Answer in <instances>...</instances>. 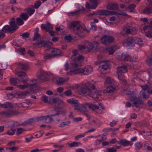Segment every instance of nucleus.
I'll return each mask as SVG.
<instances>
[{"instance_id":"obj_1","label":"nucleus","mask_w":152,"mask_h":152,"mask_svg":"<svg viewBox=\"0 0 152 152\" xmlns=\"http://www.w3.org/2000/svg\"><path fill=\"white\" fill-rule=\"evenodd\" d=\"M10 25H6L3 27L4 31L6 32L9 31V33H13L18 28V26H21L24 23V22L20 18H17L16 20L14 18H11L9 23Z\"/></svg>"},{"instance_id":"obj_2","label":"nucleus","mask_w":152,"mask_h":152,"mask_svg":"<svg viewBox=\"0 0 152 152\" xmlns=\"http://www.w3.org/2000/svg\"><path fill=\"white\" fill-rule=\"evenodd\" d=\"M68 26L69 28L73 30L74 33L80 37L81 36L84 30L87 31L88 30L85 26H81L80 25V21H78L70 22Z\"/></svg>"},{"instance_id":"obj_3","label":"nucleus","mask_w":152,"mask_h":152,"mask_svg":"<svg viewBox=\"0 0 152 152\" xmlns=\"http://www.w3.org/2000/svg\"><path fill=\"white\" fill-rule=\"evenodd\" d=\"M92 67L90 66H87L84 68H77L67 72V74L72 75L76 74H81V75H88L92 71Z\"/></svg>"},{"instance_id":"obj_4","label":"nucleus","mask_w":152,"mask_h":152,"mask_svg":"<svg viewBox=\"0 0 152 152\" xmlns=\"http://www.w3.org/2000/svg\"><path fill=\"white\" fill-rule=\"evenodd\" d=\"M88 86L91 89L89 90L88 91V95L90 97L93 98L95 100H100L101 98V92L97 91L96 88L95 87L94 84L92 83L89 84Z\"/></svg>"},{"instance_id":"obj_5","label":"nucleus","mask_w":152,"mask_h":152,"mask_svg":"<svg viewBox=\"0 0 152 152\" xmlns=\"http://www.w3.org/2000/svg\"><path fill=\"white\" fill-rule=\"evenodd\" d=\"M38 80H33L32 81H35V82L33 84H28V85H19L17 86V87L18 88L21 89H23L27 88L28 86H29L31 90L33 91L37 90L39 88L36 85L38 83Z\"/></svg>"},{"instance_id":"obj_6","label":"nucleus","mask_w":152,"mask_h":152,"mask_svg":"<svg viewBox=\"0 0 152 152\" xmlns=\"http://www.w3.org/2000/svg\"><path fill=\"white\" fill-rule=\"evenodd\" d=\"M101 39L102 43L107 46L109 45L114 41V38L113 37L105 35L102 37Z\"/></svg>"},{"instance_id":"obj_7","label":"nucleus","mask_w":152,"mask_h":152,"mask_svg":"<svg viewBox=\"0 0 152 152\" xmlns=\"http://www.w3.org/2000/svg\"><path fill=\"white\" fill-rule=\"evenodd\" d=\"M50 73L44 72L41 69H39L38 72V75L39 78V81L40 82H43L47 80L46 78L47 76L50 74Z\"/></svg>"},{"instance_id":"obj_8","label":"nucleus","mask_w":152,"mask_h":152,"mask_svg":"<svg viewBox=\"0 0 152 152\" xmlns=\"http://www.w3.org/2000/svg\"><path fill=\"white\" fill-rule=\"evenodd\" d=\"M83 59V56L82 55L79 56L77 58H74L72 62V66L74 67H76L79 66H81V61Z\"/></svg>"},{"instance_id":"obj_9","label":"nucleus","mask_w":152,"mask_h":152,"mask_svg":"<svg viewBox=\"0 0 152 152\" xmlns=\"http://www.w3.org/2000/svg\"><path fill=\"white\" fill-rule=\"evenodd\" d=\"M101 66L99 67V69L101 73L102 74H106L107 72L105 71L109 68V65L108 63L107 62H102L101 64Z\"/></svg>"},{"instance_id":"obj_10","label":"nucleus","mask_w":152,"mask_h":152,"mask_svg":"<svg viewBox=\"0 0 152 152\" xmlns=\"http://www.w3.org/2000/svg\"><path fill=\"white\" fill-rule=\"evenodd\" d=\"M124 30L127 34L132 35L136 34L137 32L136 29L135 28L130 26L125 27L124 28Z\"/></svg>"},{"instance_id":"obj_11","label":"nucleus","mask_w":152,"mask_h":152,"mask_svg":"<svg viewBox=\"0 0 152 152\" xmlns=\"http://www.w3.org/2000/svg\"><path fill=\"white\" fill-rule=\"evenodd\" d=\"M130 101L133 102V104L136 107H138L142 103V100L136 96L130 98Z\"/></svg>"},{"instance_id":"obj_12","label":"nucleus","mask_w":152,"mask_h":152,"mask_svg":"<svg viewBox=\"0 0 152 152\" xmlns=\"http://www.w3.org/2000/svg\"><path fill=\"white\" fill-rule=\"evenodd\" d=\"M59 114L60 113L59 112H57V113L55 114H52L45 116V122L47 124H49L52 122L53 121H55L53 120V119L52 117L56 116L57 115H59Z\"/></svg>"},{"instance_id":"obj_13","label":"nucleus","mask_w":152,"mask_h":152,"mask_svg":"<svg viewBox=\"0 0 152 152\" xmlns=\"http://www.w3.org/2000/svg\"><path fill=\"white\" fill-rule=\"evenodd\" d=\"M0 114L3 117H10L16 114V113L15 112L12 110H7L1 112Z\"/></svg>"},{"instance_id":"obj_14","label":"nucleus","mask_w":152,"mask_h":152,"mask_svg":"<svg viewBox=\"0 0 152 152\" xmlns=\"http://www.w3.org/2000/svg\"><path fill=\"white\" fill-rule=\"evenodd\" d=\"M115 89V86L111 85L107 87L106 89L103 91V93L107 95L112 94L114 93Z\"/></svg>"},{"instance_id":"obj_15","label":"nucleus","mask_w":152,"mask_h":152,"mask_svg":"<svg viewBox=\"0 0 152 152\" xmlns=\"http://www.w3.org/2000/svg\"><path fill=\"white\" fill-rule=\"evenodd\" d=\"M99 43L97 41H95L93 42H90L86 45V48L88 51H91L95 47L97 48L98 47V45Z\"/></svg>"},{"instance_id":"obj_16","label":"nucleus","mask_w":152,"mask_h":152,"mask_svg":"<svg viewBox=\"0 0 152 152\" xmlns=\"http://www.w3.org/2000/svg\"><path fill=\"white\" fill-rule=\"evenodd\" d=\"M52 43L50 42H44L43 41L41 40L39 41H37V42L34 44V45L39 46V47L44 46L48 47L51 45Z\"/></svg>"},{"instance_id":"obj_17","label":"nucleus","mask_w":152,"mask_h":152,"mask_svg":"<svg viewBox=\"0 0 152 152\" xmlns=\"http://www.w3.org/2000/svg\"><path fill=\"white\" fill-rule=\"evenodd\" d=\"M135 43L134 38L132 37H129L127 38L126 40L124 42V44L128 46H133Z\"/></svg>"},{"instance_id":"obj_18","label":"nucleus","mask_w":152,"mask_h":152,"mask_svg":"<svg viewBox=\"0 0 152 152\" xmlns=\"http://www.w3.org/2000/svg\"><path fill=\"white\" fill-rule=\"evenodd\" d=\"M98 13L99 15L107 16L114 15L113 11H109L104 10H100L99 11Z\"/></svg>"},{"instance_id":"obj_19","label":"nucleus","mask_w":152,"mask_h":152,"mask_svg":"<svg viewBox=\"0 0 152 152\" xmlns=\"http://www.w3.org/2000/svg\"><path fill=\"white\" fill-rule=\"evenodd\" d=\"M118 7V5L116 3H111L107 5V9L109 10H114L117 9Z\"/></svg>"},{"instance_id":"obj_20","label":"nucleus","mask_w":152,"mask_h":152,"mask_svg":"<svg viewBox=\"0 0 152 152\" xmlns=\"http://www.w3.org/2000/svg\"><path fill=\"white\" fill-rule=\"evenodd\" d=\"M85 104L84 103L82 105V106L80 107V111L82 112L83 114L86 115L88 119L89 120L90 117L87 113L88 110L86 108L87 107H88V105H85Z\"/></svg>"},{"instance_id":"obj_21","label":"nucleus","mask_w":152,"mask_h":152,"mask_svg":"<svg viewBox=\"0 0 152 152\" xmlns=\"http://www.w3.org/2000/svg\"><path fill=\"white\" fill-rule=\"evenodd\" d=\"M127 71V67L124 65H122L119 66L117 68V73H124Z\"/></svg>"},{"instance_id":"obj_22","label":"nucleus","mask_w":152,"mask_h":152,"mask_svg":"<svg viewBox=\"0 0 152 152\" xmlns=\"http://www.w3.org/2000/svg\"><path fill=\"white\" fill-rule=\"evenodd\" d=\"M91 9H95L100 3V0H90Z\"/></svg>"},{"instance_id":"obj_23","label":"nucleus","mask_w":152,"mask_h":152,"mask_svg":"<svg viewBox=\"0 0 152 152\" xmlns=\"http://www.w3.org/2000/svg\"><path fill=\"white\" fill-rule=\"evenodd\" d=\"M41 27L42 29L45 30L46 31H48L52 28V26L50 23H47L46 25H44L43 24L41 25Z\"/></svg>"},{"instance_id":"obj_24","label":"nucleus","mask_w":152,"mask_h":152,"mask_svg":"<svg viewBox=\"0 0 152 152\" xmlns=\"http://www.w3.org/2000/svg\"><path fill=\"white\" fill-rule=\"evenodd\" d=\"M68 79L63 77H59L56 79V83L59 85H62Z\"/></svg>"},{"instance_id":"obj_25","label":"nucleus","mask_w":152,"mask_h":152,"mask_svg":"<svg viewBox=\"0 0 152 152\" xmlns=\"http://www.w3.org/2000/svg\"><path fill=\"white\" fill-rule=\"evenodd\" d=\"M19 68L22 70L27 71L29 67L26 63H19Z\"/></svg>"},{"instance_id":"obj_26","label":"nucleus","mask_w":152,"mask_h":152,"mask_svg":"<svg viewBox=\"0 0 152 152\" xmlns=\"http://www.w3.org/2000/svg\"><path fill=\"white\" fill-rule=\"evenodd\" d=\"M118 144L123 145L124 146L132 145V143H131L129 141H128L126 140H121L120 141L118 142Z\"/></svg>"},{"instance_id":"obj_27","label":"nucleus","mask_w":152,"mask_h":152,"mask_svg":"<svg viewBox=\"0 0 152 152\" xmlns=\"http://www.w3.org/2000/svg\"><path fill=\"white\" fill-rule=\"evenodd\" d=\"M1 107L4 108H12L14 107V105L10 102H7L3 104H0Z\"/></svg>"},{"instance_id":"obj_28","label":"nucleus","mask_w":152,"mask_h":152,"mask_svg":"<svg viewBox=\"0 0 152 152\" xmlns=\"http://www.w3.org/2000/svg\"><path fill=\"white\" fill-rule=\"evenodd\" d=\"M118 48L116 45H113L107 48V50L108 53L110 55H112L113 53Z\"/></svg>"},{"instance_id":"obj_29","label":"nucleus","mask_w":152,"mask_h":152,"mask_svg":"<svg viewBox=\"0 0 152 152\" xmlns=\"http://www.w3.org/2000/svg\"><path fill=\"white\" fill-rule=\"evenodd\" d=\"M124 73H117V74L118 75V79L122 81L123 83L126 84V81L124 79L125 76Z\"/></svg>"},{"instance_id":"obj_30","label":"nucleus","mask_w":152,"mask_h":152,"mask_svg":"<svg viewBox=\"0 0 152 152\" xmlns=\"http://www.w3.org/2000/svg\"><path fill=\"white\" fill-rule=\"evenodd\" d=\"M85 105H88V107L89 108L92 109L93 110H95L98 109L99 107L97 105L93 104L91 103H85Z\"/></svg>"},{"instance_id":"obj_31","label":"nucleus","mask_w":152,"mask_h":152,"mask_svg":"<svg viewBox=\"0 0 152 152\" xmlns=\"http://www.w3.org/2000/svg\"><path fill=\"white\" fill-rule=\"evenodd\" d=\"M26 11L28 14L30 16H31L34 13L35 11L34 6L33 5L29 6L27 9Z\"/></svg>"},{"instance_id":"obj_32","label":"nucleus","mask_w":152,"mask_h":152,"mask_svg":"<svg viewBox=\"0 0 152 152\" xmlns=\"http://www.w3.org/2000/svg\"><path fill=\"white\" fill-rule=\"evenodd\" d=\"M142 13L146 14H150L152 13V7H146L142 11Z\"/></svg>"},{"instance_id":"obj_33","label":"nucleus","mask_w":152,"mask_h":152,"mask_svg":"<svg viewBox=\"0 0 152 152\" xmlns=\"http://www.w3.org/2000/svg\"><path fill=\"white\" fill-rule=\"evenodd\" d=\"M100 121L98 119L95 118L92 119L90 122V124L97 126H100L101 125Z\"/></svg>"},{"instance_id":"obj_34","label":"nucleus","mask_w":152,"mask_h":152,"mask_svg":"<svg viewBox=\"0 0 152 152\" xmlns=\"http://www.w3.org/2000/svg\"><path fill=\"white\" fill-rule=\"evenodd\" d=\"M58 105V107L55 108L54 109V110H58L59 109H61V108L63 107L64 106V102L60 99H59L58 102L57 103Z\"/></svg>"},{"instance_id":"obj_35","label":"nucleus","mask_w":152,"mask_h":152,"mask_svg":"<svg viewBox=\"0 0 152 152\" xmlns=\"http://www.w3.org/2000/svg\"><path fill=\"white\" fill-rule=\"evenodd\" d=\"M122 58L124 61H131L132 60V57L129 55L122 54L121 56Z\"/></svg>"},{"instance_id":"obj_36","label":"nucleus","mask_w":152,"mask_h":152,"mask_svg":"<svg viewBox=\"0 0 152 152\" xmlns=\"http://www.w3.org/2000/svg\"><path fill=\"white\" fill-rule=\"evenodd\" d=\"M27 92H18L16 94L17 97L19 98H24L26 95Z\"/></svg>"},{"instance_id":"obj_37","label":"nucleus","mask_w":152,"mask_h":152,"mask_svg":"<svg viewBox=\"0 0 152 152\" xmlns=\"http://www.w3.org/2000/svg\"><path fill=\"white\" fill-rule=\"evenodd\" d=\"M86 45H79L78 46V48L81 53H85L86 49Z\"/></svg>"},{"instance_id":"obj_38","label":"nucleus","mask_w":152,"mask_h":152,"mask_svg":"<svg viewBox=\"0 0 152 152\" xmlns=\"http://www.w3.org/2000/svg\"><path fill=\"white\" fill-rule=\"evenodd\" d=\"M15 74L19 77H26L27 76V74L25 72L22 71L16 72Z\"/></svg>"},{"instance_id":"obj_39","label":"nucleus","mask_w":152,"mask_h":152,"mask_svg":"<svg viewBox=\"0 0 152 152\" xmlns=\"http://www.w3.org/2000/svg\"><path fill=\"white\" fill-rule=\"evenodd\" d=\"M10 83L15 86L16 85L18 84V82L19 81V80L16 78H10Z\"/></svg>"},{"instance_id":"obj_40","label":"nucleus","mask_w":152,"mask_h":152,"mask_svg":"<svg viewBox=\"0 0 152 152\" xmlns=\"http://www.w3.org/2000/svg\"><path fill=\"white\" fill-rule=\"evenodd\" d=\"M114 82V80L113 79L110 77H107L104 82V83L106 84H112Z\"/></svg>"},{"instance_id":"obj_41","label":"nucleus","mask_w":152,"mask_h":152,"mask_svg":"<svg viewBox=\"0 0 152 152\" xmlns=\"http://www.w3.org/2000/svg\"><path fill=\"white\" fill-rule=\"evenodd\" d=\"M20 17L24 20H26L28 18V15L26 13H23L20 15Z\"/></svg>"},{"instance_id":"obj_42","label":"nucleus","mask_w":152,"mask_h":152,"mask_svg":"<svg viewBox=\"0 0 152 152\" xmlns=\"http://www.w3.org/2000/svg\"><path fill=\"white\" fill-rule=\"evenodd\" d=\"M140 94V96H142L143 99H147L149 97L148 95H146V93L144 91H141Z\"/></svg>"},{"instance_id":"obj_43","label":"nucleus","mask_w":152,"mask_h":152,"mask_svg":"<svg viewBox=\"0 0 152 152\" xmlns=\"http://www.w3.org/2000/svg\"><path fill=\"white\" fill-rule=\"evenodd\" d=\"M149 28V26L148 24L147 25H142L140 27L141 30L142 32H145L146 30H147Z\"/></svg>"},{"instance_id":"obj_44","label":"nucleus","mask_w":152,"mask_h":152,"mask_svg":"<svg viewBox=\"0 0 152 152\" xmlns=\"http://www.w3.org/2000/svg\"><path fill=\"white\" fill-rule=\"evenodd\" d=\"M147 64L149 65L152 64V55H151L149 57H148L146 60Z\"/></svg>"},{"instance_id":"obj_45","label":"nucleus","mask_w":152,"mask_h":152,"mask_svg":"<svg viewBox=\"0 0 152 152\" xmlns=\"http://www.w3.org/2000/svg\"><path fill=\"white\" fill-rule=\"evenodd\" d=\"M79 144H80L81 143L80 142H73L72 143H69V146L70 147H77L78 146Z\"/></svg>"},{"instance_id":"obj_46","label":"nucleus","mask_w":152,"mask_h":152,"mask_svg":"<svg viewBox=\"0 0 152 152\" xmlns=\"http://www.w3.org/2000/svg\"><path fill=\"white\" fill-rule=\"evenodd\" d=\"M136 41L137 44L140 47L142 46L144 44L142 40L140 38H138L136 39Z\"/></svg>"},{"instance_id":"obj_47","label":"nucleus","mask_w":152,"mask_h":152,"mask_svg":"<svg viewBox=\"0 0 152 152\" xmlns=\"http://www.w3.org/2000/svg\"><path fill=\"white\" fill-rule=\"evenodd\" d=\"M70 121H67L64 122H62L60 124L59 127H62L66 125L69 126L70 124Z\"/></svg>"},{"instance_id":"obj_48","label":"nucleus","mask_w":152,"mask_h":152,"mask_svg":"<svg viewBox=\"0 0 152 152\" xmlns=\"http://www.w3.org/2000/svg\"><path fill=\"white\" fill-rule=\"evenodd\" d=\"M114 12V15L117 14L119 15H122L125 16H127V15L126 14L125 12H122L121 10H119L117 12H115L113 11Z\"/></svg>"},{"instance_id":"obj_49","label":"nucleus","mask_w":152,"mask_h":152,"mask_svg":"<svg viewBox=\"0 0 152 152\" xmlns=\"http://www.w3.org/2000/svg\"><path fill=\"white\" fill-rule=\"evenodd\" d=\"M41 2L40 0L37 1L34 4V8L37 9L40 5Z\"/></svg>"},{"instance_id":"obj_50","label":"nucleus","mask_w":152,"mask_h":152,"mask_svg":"<svg viewBox=\"0 0 152 152\" xmlns=\"http://www.w3.org/2000/svg\"><path fill=\"white\" fill-rule=\"evenodd\" d=\"M67 102L69 103H72L75 105L78 104L77 100L73 99H68L67 100Z\"/></svg>"},{"instance_id":"obj_51","label":"nucleus","mask_w":152,"mask_h":152,"mask_svg":"<svg viewBox=\"0 0 152 152\" xmlns=\"http://www.w3.org/2000/svg\"><path fill=\"white\" fill-rule=\"evenodd\" d=\"M15 132V130L13 129H11L7 132V134L10 135H13Z\"/></svg>"},{"instance_id":"obj_52","label":"nucleus","mask_w":152,"mask_h":152,"mask_svg":"<svg viewBox=\"0 0 152 152\" xmlns=\"http://www.w3.org/2000/svg\"><path fill=\"white\" fill-rule=\"evenodd\" d=\"M143 145L140 142H137L135 145V147L136 149H140L141 148L143 147Z\"/></svg>"},{"instance_id":"obj_53","label":"nucleus","mask_w":152,"mask_h":152,"mask_svg":"<svg viewBox=\"0 0 152 152\" xmlns=\"http://www.w3.org/2000/svg\"><path fill=\"white\" fill-rule=\"evenodd\" d=\"M40 37V36L38 33L36 32L34 34V37L33 39V41H36Z\"/></svg>"},{"instance_id":"obj_54","label":"nucleus","mask_w":152,"mask_h":152,"mask_svg":"<svg viewBox=\"0 0 152 152\" xmlns=\"http://www.w3.org/2000/svg\"><path fill=\"white\" fill-rule=\"evenodd\" d=\"M64 94L67 96H69L72 95V93L70 89H68L64 92Z\"/></svg>"},{"instance_id":"obj_55","label":"nucleus","mask_w":152,"mask_h":152,"mask_svg":"<svg viewBox=\"0 0 152 152\" xmlns=\"http://www.w3.org/2000/svg\"><path fill=\"white\" fill-rule=\"evenodd\" d=\"M145 35L149 37H152V29H151L150 31H148L147 32H145Z\"/></svg>"},{"instance_id":"obj_56","label":"nucleus","mask_w":152,"mask_h":152,"mask_svg":"<svg viewBox=\"0 0 152 152\" xmlns=\"http://www.w3.org/2000/svg\"><path fill=\"white\" fill-rule=\"evenodd\" d=\"M136 5L134 4H132L129 5L128 9L130 10V12H132L133 10H134L136 7Z\"/></svg>"},{"instance_id":"obj_57","label":"nucleus","mask_w":152,"mask_h":152,"mask_svg":"<svg viewBox=\"0 0 152 152\" xmlns=\"http://www.w3.org/2000/svg\"><path fill=\"white\" fill-rule=\"evenodd\" d=\"M41 99L43 101L44 103H46L48 101V98L46 96L43 95L41 97Z\"/></svg>"},{"instance_id":"obj_58","label":"nucleus","mask_w":152,"mask_h":152,"mask_svg":"<svg viewBox=\"0 0 152 152\" xmlns=\"http://www.w3.org/2000/svg\"><path fill=\"white\" fill-rule=\"evenodd\" d=\"M3 28H2V30L0 31V38H3L5 36L4 33L6 32H9V31H7L5 32L4 31L3 29Z\"/></svg>"},{"instance_id":"obj_59","label":"nucleus","mask_w":152,"mask_h":152,"mask_svg":"<svg viewBox=\"0 0 152 152\" xmlns=\"http://www.w3.org/2000/svg\"><path fill=\"white\" fill-rule=\"evenodd\" d=\"M60 109H58V110H55V111L58 112H59L60 113V114H65L66 113V110L65 109L62 110H60Z\"/></svg>"},{"instance_id":"obj_60","label":"nucleus","mask_w":152,"mask_h":152,"mask_svg":"<svg viewBox=\"0 0 152 152\" xmlns=\"http://www.w3.org/2000/svg\"><path fill=\"white\" fill-rule=\"evenodd\" d=\"M24 131V129H23L20 128L17 129L16 131V134L18 135H19L21 134L23 131Z\"/></svg>"},{"instance_id":"obj_61","label":"nucleus","mask_w":152,"mask_h":152,"mask_svg":"<svg viewBox=\"0 0 152 152\" xmlns=\"http://www.w3.org/2000/svg\"><path fill=\"white\" fill-rule=\"evenodd\" d=\"M45 116H41L37 117L35 118L36 121H42L43 120H45Z\"/></svg>"},{"instance_id":"obj_62","label":"nucleus","mask_w":152,"mask_h":152,"mask_svg":"<svg viewBox=\"0 0 152 152\" xmlns=\"http://www.w3.org/2000/svg\"><path fill=\"white\" fill-rule=\"evenodd\" d=\"M29 125H31L33 122L36 121L35 119L34 118H31L27 120Z\"/></svg>"},{"instance_id":"obj_63","label":"nucleus","mask_w":152,"mask_h":152,"mask_svg":"<svg viewBox=\"0 0 152 152\" xmlns=\"http://www.w3.org/2000/svg\"><path fill=\"white\" fill-rule=\"evenodd\" d=\"M87 91L86 87L85 86V87H81L80 88V91L83 94H86Z\"/></svg>"},{"instance_id":"obj_64","label":"nucleus","mask_w":152,"mask_h":152,"mask_svg":"<svg viewBox=\"0 0 152 152\" xmlns=\"http://www.w3.org/2000/svg\"><path fill=\"white\" fill-rule=\"evenodd\" d=\"M29 34L27 32H26L22 34L21 36H22V37L23 38H28L29 37Z\"/></svg>"}]
</instances>
